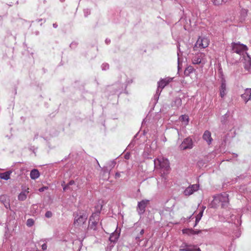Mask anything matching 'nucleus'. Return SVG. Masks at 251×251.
<instances>
[{
    "label": "nucleus",
    "instance_id": "obj_1",
    "mask_svg": "<svg viewBox=\"0 0 251 251\" xmlns=\"http://www.w3.org/2000/svg\"><path fill=\"white\" fill-rule=\"evenodd\" d=\"M74 225L75 226H79L83 225L86 221L88 215L86 213L76 212L74 213Z\"/></svg>",
    "mask_w": 251,
    "mask_h": 251
},
{
    "label": "nucleus",
    "instance_id": "obj_2",
    "mask_svg": "<svg viewBox=\"0 0 251 251\" xmlns=\"http://www.w3.org/2000/svg\"><path fill=\"white\" fill-rule=\"evenodd\" d=\"M157 148V141L154 140L151 144L146 145L145 151L143 153L144 157L151 159L152 155Z\"/></svg>",
    "mask_w": 251,
    "mask_h": 251
},
{
    "label": "nucleus",
    "instance_id": "obj_3",
    "mask_svg": "<svg viewBox=\"0 0 251 251\" xmlns=\"http://www.w3.org/2000/svg\"><path fill=\"white\" fill-rule=\"evenodd\" d=\"M102 206L100 205V209L97 211L93 213L92 215L90 217L88 227L90 229L96 230L97 229V226L98 225V221L99 219V214L100 212Z\"/></svg>",
    "mask_w": 251,
    "mask_h": 251
},
{
    "label": "nucleus",
    "instance_id": "obj_4",
    "mask_svg": "<svg viewBox=\"0 0 251 251\" xmlns=\"http://www.w3.org/2000/svg\"><path fill=\"white\" fill-rule=\"evenodd\" d=\"M220 201L222 207H226L229 203L228 195L226 193L222 194L214 197V201Z\"/></svg>",
    "mask_w": 251,
    "mask_h": 251
},
{
    "label": "nucleus",
    "instance_id": "obj_5",
    "mask_svg": "<svg viewBox=\"0 0 251 251\" xmlns=\"http://www.w3.org/2000/svg\"><path fill=\"white\" fill-rule=\"evenodd\" d=\"M154 164L156 168L160 167L161 168H164L166 170H167L170 167L169 161L167 159H164V158L155 159L154 160Z\"/></svg>",
    "mask_w": 251,
    "mask_h": 251
},
{
    "label": "nucleus",
    "instance_id": "obj_6",
    "mask_svg": "<svg viewBox=\"0 0 251 251\" xmlns=\"http://www.w3.org/2000/svg\"><path fill=\"white\" fill-rule=\"evenodd\" d=\"M209 44V40L205 37H199L197 40L194 48L204 49L208 46Z\"/></svg>",
    "mask_w": 251,
    "mask_h": 251
},
{
    "label": "nucleus",
    "instance_id": "obj_7",
    "mask_svg": "<svg viewBox=\"0 0 251 251\" xmlns=\"http://www.w3.org/2000/svg\"><path fill=\"white\" fill-rule=\"evenodd\" d=\"M149 203V201L147 200H143L138 202L136 210L140 215H141L145 213L146 208Z\"/></svg>",
    "mask_w": 251,
    "mask_h": 251
},
{
    "label": "nucleus",
    "instance_id": "obj_8",
    "mask_svg": "<svg viewBox=\"0 0 251 251\" xmlns=\"http://www.w3.org/2000/svg\"><path fill=\"white\" fill-rule=\"evenodd\" d=\"M247 50L248 48L245 45L239 43H233L232 44V50L233 52L240 54L243 51Z\"/></svg>",
    "mask_w": 251,
    "mask_h": 251
},
{
    "label": "nucleus",
    "instance_id": "obj_9",
    "mask_svg": "<svg viewBox=\"0 0 251 251\" xmlns=\"http://www.w3.org/2000/svg\"><path fill=\"white\" fill-rule=\"evenodd\" d=\"M179 147L181 150L192 149L193 147V142L192 139L190 137L184 139Z\"/></svg>",
    "mask_w": 251,
    "mask_h": 251
},
{
    "label": "nucleus",
    "instance_id": "obj_10",
    "mask_svg": "<svg viewBox=\"0 0 251 251\" xmlns=\"http://www.w3.org/2000/svg\"><path fill=\"white\" fill-rule=\"evenodd\" d=\"M205 54L203 53H198L195 54L192 59V61L193 64H200L202 63L204 64V62H202V59L204 57Z\"/></svg>",
    "mask_w": 251,
    "mask_h": 251
},
{
    "label": "nucleus",
    "instance_id": "obj_11",
    "mask_svg": "<svg viewBox=\"0 0 251 251\" xmlns=\"http://www.w3.org/2000/svg\"><path fill=\"white\" fill-rule=\"evenodd\" d=\"M199 189V185L197 184L191 185L187 187L184 191V194L185 196H190L194 192L197 191Z\"/></svg>",
    "mask_w": 251,
    "mask_h": 251
},
{
    "label": "nucleus",
    "instance_id": "obj_12",
    "mask_svg": "<svg viewBox=\"0 0 251 251\" xmlns=\"http://www.w3.org/2000/svg\"><path fill=\"white\" fill-rule=\"evenodd\" d=\"M173 78L167 77L165 78L161 79L158 82V87L157 89L162 90V89L172 80Z\"/></svg>",
    "mask_w": 251,
    "mask_h": 251
},
{
    "label": "nucleus",
    "instance_id": "obj_13",
    "mask_svg": "<svg viewBox=\"0 0 251 251\" xmlns=\"http://www.w3.org/2000/svg\"><path fill=\"white\" fill-rule=\"evenodd\" d=\"M202 138L207 143L208 145L211 144L213 140L211 137V132L208 130H206L204 131L202 136Z\"/></svg>",
    "mask_w": 251,
    "mask_h": 251
},
{
    "label": "nucleus",
    "instance_id": "obj_14",
    "mask_svg": "<svg viewBox=\"0 0 251 251\" xmlns=\"http://www.w3.org/2000/svg\"><path fill=\"white\" fill-rule=\"evenodd\" d=\"M220 96L224 98L226 94V82L225 79L222 80L221 85L220 88Z\"/></svg>",
    "mask_w": 251,
    "mask_h": 251
},
{
    "label": "nucleus",
    "instance_id": "obj_15",
    "mask_svg": "<svg viewBox=\"0 0 251 251\" xmlns=\"http://www.w3.org/2000/svg\"><path fill=\"white\" fill-rule=\"evenodd\" d=\"M250 94H251V88H246L245 93L241 95L242 99L247 103L248 101V97Z\"/></svg>",
    "mask_w": 251,
    "mask_h": 251
},
{
    "label": "nucleus",
    "instance_id": "obj_16",
    "mask_svg": "<svg viewBox=\"0 0 251 251\" xmlns=\"http://www.w3.org/2000/svg\"><path fill=\"white\" fill-rule=\"evenodd\" d=\"M40 176V173L37 169H33L31 171L30 173V177L32 179H36Z\"/></svg>",
    "mask_w": 251,
    "mask_h": 251
},
{
    "label": "nucleus",
    "instance_id": "obj_17",
    "mask_svg": "<svg viewBox=\"0 0 251 251\" xmlns=\"http://www.w3.org/2000/svg\"><path fill=\"white\" fill-rule=\"evenodd\" d=\"M119 237V234L117 232H113L110 235L109 238V241L116 243Z\"/></svg>",
    "mask_w": 251,
    "mask_h": 251
},
{
    "label": "nucleus",
    "instance_id": "obj_18",
    "mask_svg": "<svg viewBox=\"0 0 251 251\" xmlns=\"http://www.w3.org/2000/svg\"><path fill=\"white\" fill-rule=\"evenodd\" d=\"M11 173L12 172L11 171H7L0 173V178L2 179L7 180L10 178V176Z\"/></svg>",
    "mask_w": 251,
    "mask_h": 251
},
{
    "label": "nucleus",
    "instance_id": "obj_19",
    "mask_svg": "<svg viewBox=\"0 0 251 251\" xmlns=\"http://www.w3.org/2000/svg\"><path fill=\"white\" fill-rule=\"evenodd\" d=\"M251 67V58L249 56L245 58V68L249 70Z\"/></svg>",
    "mask_w": 251,
    "mask_h": 251
},
{
    "label": "nucleus",
    "instance_id": "obj_20",
    "mask_svg": "<svg viewBox=\"0 0 251 251\" xmlns=\"http://www.w3.org/2000/svg\"><path fill=\"white\" fill-rule=\"evenodd\" d=\"M247 15V10L246 9H242V10L240 12V21L241 22H243L245 18L246 17Z\"/></svg>",
    "mask_w": 251,
    "mask_h": 251
},
{
    "label": "nucleus",
    "instance_id": "obj_21",
    "mask_svg": "<svg viewBox=\"0 0 251 251\" xmlns=\"http://www.w3.org/2000/svg\"><path fill=\"white\" fill-rule=\"evenodd\" d=\"M203 213V210H201L199 213L196 217L195 224L194 226L195 227L201 220Z\"/></svg>",
    "mask_w": 251,
    "mask_h": 251
},
{
    "label": "nucleus",
    "instance_id": "obj_22",
    "mask_svg": "<svg viewBox=\"0 0 251 251\" xmlns=\"http://www.w3.org/2000/svg\"><path fill=\"white\" fill-rule=\"evenodd\" d=\"M183 234H187L188 235H195V230L192 228H185L182 230Z\"/></svg>",
    "mask_w": 251,
    "mask_h": 251
},
{
    "label": "nucleus",
    "instance_id": "obj_23",
    "mask_svg": "<svg viewBox=\"0 0 251 251\" xmlns=\"http://www.w3.org/2000/svg\"><path fill=\"white\" fill-rule=\"evenodd\" d=\"M28 192H22L18 196V199L20 201H23L26 199L27 196L26 193H28Z\"/></svg>",
    "mask_w": 251,
    "mask_h": 251
},
{
    "label": "nucleus",
    "instance_id": "obj_24",
    "mask_svg": "<svg viewBox=\"0 0 251 251\" xmlns=\"http://www.w3.org/2000/svg\"><path fill=\"white\" fill-rule=\"evenodd\" d=\"M194 69L192 66H188L186 69H185L184 71V73L186 75H188L191 73H193L194 71Z\"/></svg>",
    "mask_w": 251,
    "mask_h": 251
},
{
    "label": "nucleus",
    "instance_id": "obj_25",
    "mask_svg": "<svg viewBox=\"0 0 251 251\" xmlns=\"http://www.w3.org/2000/svg\"><path fill=\"white\" fill-rule=\"evenodd\" d=\"M191 245H188L185 243H183L180 246L179 251H185V250H183V249H190L191 247Z\"/></svg>",
    "mask_w": 251,
    "mask_h": 251
},
{
    "label": "nucleus",
    "instance_id": "obj_26",
    "mask_svg": "<svg viewBox=\"0 0 251 251\" xmlns=\"http://www.w3.org/2000/svg\"><path fill=\"white\" fill-rule=\"evenodd\" d=\"M220 203V202L219 201H214V198L213 200L211 202L210 205L212 208H217L219 205Z\"/></svg>",
    "mask_w": 251,
    "mask_h": 251
},
{
    "label": "nucleus",
    "instance_id": "obj_27",
    "mask_svg": "<svg viewBox=\"0 0 251 251\" xmlns=\"http://www.w3.org/2000/svg\"><path fill=\"white\" fill-rule=\"evenodd\" d=\"M181 103H182V101H181V100L180 98H176L175 99L174 104L176 106H177V107L180 106L181 105Z\"/></svg>",
    "mask_w": 251,
    "mask_h": 251
},
{
    "label": "nucleus",
    "instance_id": "obj_28",
    "mask_svg": "<svg viewBox=\"0 0 251 251\" xmlns=\"http://www.w3.org/2000/svg\"><path fill=\"white\" fill-rule=\"evenodd\" d=\"M75 184V181L74 180H71L67 185L63 186V184H62V186L63 187V190L66 191L69 189V186L70 185H72Z\"/></svg>",
    "mask_w": 251,
    "mask_h": 251
},
{
    "label": "nucleus",
    "instance_id": "obj_29",
    "mask_svg": "<svg viewBox=\"0 0 251 251\" xmlns=\"http://www.w3.org/2000/svg\"><path fill=\"white\" fill-rule=\"evenodd\" d=\"M161 92V90H159V89H157L156 94L154 96V99L156 102L157 101Z\"/></svg>",
    "mask_w": 251,
    "mask_h": 251
},
{
    "label": "nucleus",
    "instance_id": "obj_30",
    "mask_svg": "<svg viewBox=\"0 0 251 251\" xmlns=\"http://www.w3.org/2000/svg\"><path fill=\"white\" fill-rule=\"evenodd\" d=\"M34 224V221L33 219H28L26 221V226L28 227H31L33 226Z\"/></svg>",
    "mask_w": 251,
    "mask_h": 251
},
{
    "label": "nucleus",
    "instance_id": "obj_31",
    "mask_svg": "<svg viewBox=\"0 0 251 251\" xmlns=\"http://www.w3.org/2000/svg\"><path fill=\"white\" fill-rule=\"evenodd\" d=\"M183 250H185V251H201V249L199 248H195V246L192 245L190 249Z\"/></svg>",
    "mask_w": 251,
    "mask_h": 251
},
{
    "label": "nucleus",
    "instance_id": "obj_32",
    "mask_svg": "<svg viewBox=\"0 0 251 251\" xmlns=\"http://www.w3.org/2000/svg\"><path fill=\"white\" fill-rule=\"evenodd\" d=\"M180 119L182 121L185 122L186 124H188V123L189 122V117L188 116L185 115H181L180 116Z\"/></svg>",
    "mask_w": 251,
    "mask_h": 251
},
{
    "label": "nucleus",
    "instance_id": "obj_33",
    "mask_svg": "<svg viewBox=\"0 0 251 251\" xmlns=\"http://www.w3.org/2000/svg\"><path fill=\"white\" fill-rule=\"evenodd\" d=\"M109 242H110V243H109L108 245L107 246L106 250L110 251L112 250V249L115 246V244H116V243L111 242V241H109Z\"/></svg>",
    "mask_w": 251,
    "mask_h": 251
},
{
    "label": "nucleus",
    "instance_id": "obj_34",
    "mask_svg": "<svg viewBox=\"0 0 251 251\" xmlns=\"http://www.w3.org/2000/svg\"><path fill=\"white\" fill-rule=\"evenodd\" d=\"M213 3L215 5L222 4L224 2L223 0H213Z\"/></svg>",
    "mask_w": 251,
    "mask_h": 251
},
{
    "label": "nucleus",
    "instance_id": "obj_35",
    "mask_svg": "<svg viewBox=\"0 0 251 251\" xmlns=\"http://www.w3.org/2000/svg\"><path fill=\"white\" fill-rule=\"evenodd\" d=\"M101 67L102 70L105 71L109 69V65L107 63H103Z\"/></svg>",
    "mask_w": 251,
    "mask_h": 251
},
{
    "label": "nucleus",
    "instance_id": "obj_36",
    "mask_svg": "<svg viewBox=\"0 0 251 251\" xmlns=\"http://www.w3.org/2000/svg\"><path fill=\"white\" fill-rule=\"evenodd\" d=\"M52 216V213L50 211H48L45 213V217L48 218H51Z\"/></svg>",
    "mask_w": 251,
    "mask_h": 251
},
{
    "label": "nucleus",
    "instance_id": "obj_37",
    "mask_svg": "<svg viewBox=\"0 0 251 251\" xmlns=\"http://www.w3.org/2000/svg\"><path fill=\"white\" fill-rule=\"evenodd\" d=\"M177 56H178V59H177V62H178V67H179V63H180V51L179 50V48L178 47V51H177Z\"/></svg>",
    "mask_w": 251,
    "mask_h": 251
},
{
    "label": "nucleus",
    "instance_id": "obj_38",
    "mask_svg": "<svg viewBox=\"0 0 251 251\" xmlns=\"http://www.w3.org/2000/svg\"><path fill=\"white\" fill-rule=\"evenodd\" d=\"M84 15L85 17L87 16L90 14V10L89 9H86L84 10Z\"/></svg>",
    "mask_w": 251,
    "mask_h": 251
},
{
    "label": "nucleus",
    "instance_id": "obj_39",
    "mask_svg": "<svg viewBox=\"0 0 251 251\" xmlns=\"http://www.w3.org/2000/svg\"><path fill=\"white\" fill-rule=\"evenodd\" d=\"M142 235H140V234L138 235L135 237V240H136L137 242L140 243L142 240L141 239Z\"/></svg>",
    "mask_w": 251,
    "mask_h": 251
},
{
    "label": "nucleus",
    "instance_id": "obj_40",
    "mask_svg": "<svg viewBox=\"0 0 251 251\" xmlns=\"http://www.w3.org/2000/svg\"><path fill=\"white\" fill-rule=\"evenodd\" d=\"M202 231L206 232L207 231V230L206 229L195 230V234H199Z\"/></svg>",
    "mask_w": 251,
    "mask_h": 251
},
{
    "label": "nucleus",
    "instance_id": "obj_41",
    "mask_svg": "<svg viewBox=\"0 0 251 251\" xmlns=\"http://www.w3.org/2000/svg\"><path fill=\"white\" fill-rule=\"evenodd\" d=\"M41 247H42V249L44 251L47 250V245L46 243H44L43 245H42Z\"/></svg>",
    "mask_w": 251,
    "mask_h": 251
},
{
    "label": "nucleus",
    "instance_id": "obj_42",
    "mask_svg": "<svg viewBox=\"0 0 251 251\" xmlns=\"http://www.w3.org/2000/svg\"><path fill=\"white\" fill-rule=\"evenodd\" d=\"M130 153H126L125 155V158L126 159H129L130 158Z\"/></svg>",
    "mask_w": 251,
    "mask_h": 251
},
{
    "label": "nucleus",
    "instance_id": "obj_43",
    "mask_svg": "<svg viewBox=\"0 0 251 251\" xmlns=\"http://www.w3.org/2000/svg\"><path fill=\"white\" fill-rule=\"evenodd\" d=\"M121 175H120V173L119 172H117L116 174H115V178H119L120 177Z\"/></svg>",
    "mask_w": 251,
    "mask_h": 251
},
{
    "label": "nucleus",
    "instance_id": "obj_44",
    "mask_svg": "<svg viewBox=\"0 0 251 251\" xmlns=\"http://www.w3.org/2000/svg\"><path fill=\"white\" fill-rule=\"evenodd\" d=\"M228 115H227V113H226V114H225V115L223 117V119H224V120H222V122H223V121H225V118L227 117Z\"/></svg>",
    "mask_w": 251,
    "mask_h": 251
},
{
    "label": "nucleus",
    "instance_id": "obj_45",
    "mask_svg": "<svg viewBox=\"0 0 251 251\" xmlns=\"http://www.w3.org/2000/svg\"><path fill=\"white\" fill-rule=\"evenodd\" d=\"M4 204L6 208H8V207H10V204L8 202H6L5 203H4Z\"/></svg>",
    "mask_w": 251,
    "mask_h": 251
},
{
    "label": "nucleus",
    "instance_id": "obj_46",
    "mask_svg": "<svg viewBox=\"0 0 251 251\" xmlns=\"http://www.w3.org/2000/svg\"><path fill=\"white\" fill-rule=\"evenodd\" d=\"M105 42L106 44H109L110 43V40L108 39H106L105 40Z\"/></svg>",
    "mask_w": 251,
    "mask_h": 251
},
{
    "label": "nucleus",
    "instance_id": "obj_47",
    "mask_svg": "<svg viewBox=\"0 0 251 251\" xmlns=\"http://www.w3.org/2000/svg\"><path fill=\"white\" fill-rule=\"evenodd\" d=\"M115 164H116V163L114 160L111 161V166L112 167H113L115 166Z\"/></svg>",
    "mask_w": 251,
    "mask_h": 251
},
{
    "label": "nucleus",
    "instance_id": "obj_48",
    "mask_svg": "<svg viewBox=\"0 0 251 251\" xmlns=\"http://www.w3.org/2000/svg\"><path fill=\"white\" fill-rule=\"evenodd\" d=\"M144 229H142V230L140 231V233H139V234H140V235H142H142H143V234H144Z\"/></svg>",
    "mask_w": 251,
    "mask_h": 251
},
{
    "label": "nucleus",
    "instance_id": "obj_49",
    "mask_svg": "<svg viewBox=\"0 0 251 251\" xmlns=\"http://www.w3.org/2000/svg\"><path fill=\"white\" fill-rule=\"evenodd\" d=\"M57 26H58V25L56 23H54L53 24V27L54 28H56L57 27Z\"/></svg>",
    "mask_w": 251,
    "mask_h": 251
},
{
    "label": "nucleus",
    "instance_id": "obj_50",
    "mask_svg": "<svg viewBox=\"0 0 251 251\" xmlns=\"http://www.w3.org/2000/svg\"><path fill=\"white\" fill-rule=\"evenodd\" d=\"M248 101L251 100V94L249 95V97H248Z\"/></svg>",
    "mask_w": 251,
    "mask_h": 251
},
{
    "label": "nucleus",
    "instance_id": "obj_51",
    "mask_svg": "<svg viewBox=\"0 0 251 251\" xmlns=\"http://www.w3.org/2000/svg\"><path fill=\"white\" fill-rule=\"evenodd\" d=\"M2 196L0 197V201H1L3 203H4V201L2 200Z\"/></svg>",
    "mask_w": 251,
    "mask_h": 251
},
{
    "label": "nucleus",
    "instance_id": "obj_52",
    "mask_svg": "<svg viewBox=\"0 0 251 251\" xmlns=\"http://www.w3.org/2000/svg\"><path fill=\"white\" fill-rule=\"evenodd\" d=\"M39 191H40V192L43 191V188H40V189H39Z\"/></svg>",
    "mask_w": 251,
    "mask_h": 251
},
{
    "label": "nucleus",
    "instance_id": "obj_53",
    "mask_svg": "<svg viewBox=\"0 0 251 251\" xmlns=\"http://www.w3.org/2000/svg\"><path fill=\"white\" fill-rule=\"evenodd\" d=\"M205 206H202V209H201V210H203V211H204V209H205Z\"/></svg>",
    "mask_w": 251,
    "mask_h": 251
},
{
    "label": "nucleus",
    "instance_id": "obj_54",
    "mask_svg": "<svg viewBox=\"0 0 251 251\" xmlns=\"http://www.w3.org/2000/svg\"><path fill=\"white\" fill-rule=\"evenodd\" d=\"M65 0H60L61 2H63Z\"/></svg>",
    "mask_w": 251,
    "mask_h": 251
},
{
    "label": "nucleus",
    "instance_id": "obj_55",
    "mask_svg": "<svg viewBox=\"0 0 251 251\" xmlns=\"http://www.w3.org/2000/svg\"><path fill=\"white\" fill-rule=\"evenodd\" d=\"M96 161H97V163H98V165L100 167V165H99V163L98 162V161H97V160H96Z\"/></svg>",
    "mask_w": 251,
    "mask_h": 251
},
{
    "label": "nucleus",
    "instance_id": "obj_56",
    "mask_svg": "<svg viewBox=\"0 0 251 251\" xmlns=\"http://www.w3.org/2000/svg\"><path fill=\"white\" fill-rule=\"evenodd\" d=\"M41 21H42V19H40L39 20V21H40V22H41Z\"/></svg>",
    "mask_w": 251,
    "mask_h": 251
},
{
    "label": "nucleus",
    "instance_id": "obj_57",
    "mask_svg": "<svg viewBox=\"0 0 251 251\" xmlns=\"http://www.w3.org/2000/svg\"><path fill=\"white\" fill-rule=\"evenodd\" d=\"M41 21H42V19H40L39 20V21H40V22H41Z\"/></svg>",
    "mask_w": 251,
    "mask_h": 251
}]
</instances>
